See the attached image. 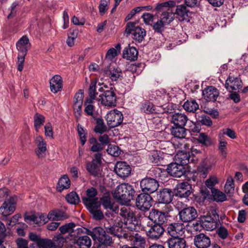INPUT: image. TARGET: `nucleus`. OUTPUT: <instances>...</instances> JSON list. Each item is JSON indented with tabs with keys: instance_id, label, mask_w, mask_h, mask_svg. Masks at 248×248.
Segmentation results:
<instances>
[{
	"instance_id": "obj_1",
	"label": "nucleus",
	"mask_w": 248,
	"mask_h": 248,
	"mask_svg": "<svg viewBox=\"0 0 248 248\" xmlns=\"http://www.w3.org/2000/svg\"><path fill=\"white\" fill-rule=\"evenodd\" d=\"M140 218H116L113 226L108 228L111 233L117 236L119 238L124 237L128 239L131 236V233H126L123 229L125 228L131 231L137 230L140 229Z\"/></svg>"
},
{
	"instance_id": "obj_2",
	"label": "nucleus",
	"mask_w": 248,
	"mask_h": 248,
	"mask_svg": "<svg viewBox=\"0 0 248 248\" xmlns=\"http://www.w3.org/2000/svg\"><path fill=\"white\" fill-rule=\"evenodd\" d=\"M178 213L179 217H197L196 210L191 206L184 208L181 211L174 209L170 205L164 206L161 209H152L148 217H172Z\"/></svg>"
},
{
	"instance_id": "obj_3",
	"label": "nucleus",
	"mask_w": 248,
	"mask_h": 248,
	"mask_svg": "<svg viewBox=\"0 0 248 248\" xmlns=\"http://www.w3.org/2000/svg\"><path fill=\"white\" fill-rule=\"evenodd\" d=\"M97 195L96 189L92 187L86 190V197L82 198V202L93 217H104V213L99 209L101 203Z\"/></svg>"
},
{
	"instance_id": "obj_4",
	"label": "nucleus",
	"mask_w": 248,
	"mask_h": 248,
	"mask_svg": "<svg viewBox=\"0 0 248 248\" xmlns=\"http://www.w3.org/2000/svg\"><path fill=\"white\" fill-rule=\"evenodd\" d=\"M135 191L132 186L128 184L123 183L117 186L113 195L122 204H129L133 200Z\"/></svg>"
},
{
	"instance_id": "obj_5",
	"label": "nucleus",
	"mask_w": 248,
	"mask_h": 248,
	"mask_svg": "<svg viewBox=\"0 0 248 248\" xmlns=\"http://www.w3.org/2000/svg\"><path fill=\"white\" fill-rule=\"evenodd\" d=\"M175 5V2L173 0H169L161 3H157L155 10L157 13L162 12L160 16V19L165 24H169L174 18V14L170 8Z\"/></svg>"
},
{
	"instance_id": "obj_6",
	"label": "nucleus",
	"mask_w": 248,
	"mask_h": 248,
	"mask_svg": "<svg viewBox=\"0 0 248 248\" xmlns=\"http://www.w3.org/2000/svg\"><path fill=\"white\" fill-rule=\"evenodd\" d=\"M150 221L148 225L151 228L147 232L149 237L153 239H157L163 234L164 229L162 224L167 220V218H148Z\"/></svg>"
},
{
	"instance_id": "obj_7",
	"label": "nucleus",
	"mask_w": 248,
	"mask_h": 248,
	"mask_svg": "<svg viewBox=\"0 0 248 248\" xmlns=\"http://www.w3.org/2000/svg\"><path fill=\"white\" fill-rule=\"evenodd\" d=\"M99 91L103 93L96 98V100L100 102L101 104L105 106L114 107L116 106L117 96L115 90L111 87L109 90H105L102 87L98 89Z\"/></svg>"
},
{
	"instance_id": "obj_8",
	"label": "nucleus",
	"mask_w": 248,
	"mask_h": 248,
	"mask_svg": "<svg viewBox=\"0 0 248 248\" xmlns=\"http://www.w3.org/2000/svg\"><path fill=\"white\" fill-rule=\"evenodd\" d=\"M98 93L96 90V85L92 83L89 89V96L86 99L84 105L85 106L84 112L87 115L94 117V107L93 105L94 100L96 99Z\"/></svg>"
},
{
	"instance_id": "obj_9",
	"label": "nucleus",
	"mask_w": 248,
	"mask_h": 248,
	"mask_svg": "<svg viewBox=\"0 0 248 248\" xmlns=\"http://www.w3.org/2000/svg\"><path fill=\"white\" fill-rule=\"evenodd\" d=\"M125 32L127 34H131L133 38L139 42H141L146 35V31L144 29L136 26V23L132 22L127 24Z\"/></svg>"
},
{
	"instance_id": "obj_10",
	"label": "nucleus",
	"mask_w": 248,
	"mask_h": 248,
	"mask_svg": "<svg viewBox=\"0 0 248 248\" xmlns=\"http://www.w3.org/2000/svg\"><path fill=\"white\" fill-rule=\"evenodd\" d=\"M122 113L117 110H110L106 115L107 124L110 128H114L121 124L123 121Z\"/></svg>"
},
{
	"instance_id": "obj_11",
	"label": "nucleus",
	"mask_w": 248,
	"mask_h": 248,
	"mask_svg": "<svg viewBox=\"0 0 248 248\" xmlns=\"http://www.w3.org/2000/svg\"><path fill=\"white\" fill-rule=\"evenodd\" d=\"M153 200L149 194L143 193L139 194L136 198V206L141 211H148L152 206Z\"/></svg>"
},
{
	"instance_id": "obj_12",
	"label": "nucleus",
	"mask_w": 248,
	"mask_h": 248,
	"mask_svg": "<svg viewBox=\"0 0 248 248\" xmlns=\"http://www.w3.org/2000/svg\"><path fill=\"white\" fill-rule=\"evenodd\" d=\"M140 186L142 191L149 194L155 192L158 189L159 184L155 179L146 177L141 180Z\"/></svg>"
},
{
	"instance_id": "obj_13",
	"label": "nucleus",
	"mask_w": 248,
	"mask_h": 248,
	"mask_svg": "<svg viewBox=\"0 0 248 248\" xmlns=\"http://www.w3.org/2000/svg\"><path fill=\"white\" fill-rule=\"evenodd\" d=\"M177 223L170 224L168 227V232L172 237H181L186 231L183 218H180Z\"/></svg>"
},
{
	"instance_id": "obj_14",
	"label": "nucleus",
	"mask_w": 248,
	"mask_h": 248,
	"mask_svg": "<svg viewBox=\"0 0 248 248\" xmlns=\"http://www.w3.org/2000/svg\"><path fill=\"white\" fill-rule=\"evenodd\" d=\"M92 236L102 244L109 245L111 243V237L101 227L94 228L92 232Z\"/></svg>"
},
{
	"instance_id": "obj_15",
	"label": "nucleus",
	"mask_w": 248,
	"mask_h": 248,
	"mask_svg": "<svg viewBox=\"0 0 248 248\" xmlns=\"http://www.w3.org/2000/svg\"><path fill=\"white\" fill-rule=\"evenodd\" d=\"M101 201L103 207L106 210V212H105L106 216L108 217H114L116 214L118 213L119 208L117 206L115 205L110 197H103L101 199Z\"/></svg>"
},
{
	"instance_id": "obj_16",
	"label": "nucleus",
	"mask_w": 248,
	"mask_h": 248,
	"mask_svg": "<svg viewBox=\"0 0 248 248\" xmlns=\"http://www.w3.org/2000/svg\"><path fill=\"white\" fill-rule=\"evenodd\" d=\"M16 196L10 197L8 200L4 202L0 207V213L3 217H7L14 212L16 209Z\"/></svg>"
},
{
	"instance_id": "obj_17",
	"label": "nucleus",
	"mask_w": 248,
	"mask_h": 248,
	"mask_svg": "<svg viewBox=\"0 0 248 248\" xmlns=\"http://www.w3.org/2000/svg\"><path fill=\"white\" fill-rule=\"evenodd\" d=\"M24 217H66V215L62 210L55 209L51 210L47 215L30 211L25 213Z\"/></svg>"
},
{
	"instance_id": "obj_18",
	"label": "nucleus",
	"mask_w": 248,
	"mask_h": 248,
	"mask_svg": "<svg viewBox=\"0 0 248 248\" xmlns=\"http://www.w3.org/2000/svg\"><path fill=\"white\" fill-rule=\"evenodd\" d=\"M167 171L171 176L179 178L185 174L186 170L183 165L175 162L171 163L168 166Z\"/></svg>"
},
{
	"instance_id": "obj_19",
	"label": "nucleus",
	"mask_w": 248,
	"mask_h": 248,
	"mask_svg": "<svg viewBox=\"0 0 248 248\" xmlns=\"http://www.w3.org/2000/svg\"><path fill=\"white\" fill-rule=\"evenodd\" d=\"M173 193L171 189L169 188H164L160 190L157 194V199L159 203H165L169 205L172 200Z\"/></svg>"
},
{
	"instance_id": "obj_20",
	"label": "nucleus",
	"mask_w": 248,
	"mask_h": 248,
	"mask_svg": "<svg viewBox=\"0 0 248 248\" xmlns=\"http://www.w3.org/2000/svg\"><path fill=\"white\" fill-rule=\"evenodd\" d=\"M242 82L240 78L232 76H229L226 80L225 87L229 92L239 90L242 88Z\"/></svg>"
},
{
	"instance_id": "obj_21",
	"label": "nucleus",
	"mask_w": 248,
	"mask_h": 248,
	"mask_svg": "<svg viewBox=\"0 0 248 248\" xmlns=\"http://www.w3.org/2000/svg\"><path fill=\"white\" fill-rule=\"evenodd\" d=\"M115 171L119 177L124 178L130 174L131 169L125 162H118L115 166Z\"/></svg>"
},
{
	"instance_id": "obj_22",
	"label": "nucleus",
	"mask_w": 248,
	"mask_h": 248,
	"mask_svg": "<svg viewBox=\"0 0 248 248\" xmlns=\"http://www.w3.org/2000/svg\"><path fill=\"white\" fill-rule=\"evenodd\" d=\"M106 76L109 77L112 81H117L122 77V71L118 67L109 66L102 69Z\"/></svg>"
},
{
	"instance_id": "obj_23",
	"label": "nucleus",
	"mask_w": 248,
	"mask_h": 248,
	"mask_svg": "<svg viewBox=\"0 0 248 248\" xmlns=\"http://www.w3.org/2000/svg\"><path fill=\"white\" fill-rule=\"evenodd\" d=\"M191 186L187 182H183L177 185L174 189L176 196L186 198L191 194Z\"/></svg>"
},
{
	"instance_id": "obj_24",
	"label": "nucleus",
	"mask_w": 248,
	"mask_h": 248,
	"mask_svg": "<svg viewBox=\"0 0 248 248\" xmlns=\"http://www.w3.org/2000/svg\"><path fill=\"white\" fill-rule=\"evenodd\" d=\"M219 94V91L212 86L206 87L202 91V96L207 102L216 101Z\"/></svg>"
},
{
	"instance_id": "obj_25",
	"label": "nucleus",
	"mask_w": 248,
	"mask_h": 248,
	"mask_svg": "<svg viewBox=\"0 0 248 248\" xmlns=\"http://www.w3.org/2000/svg\"><path fill=\"white\" fill-rule=\"evenodd\" d=\"M50 91L54 93L62 91V79L58 75L54 76L50 80Z\"/></svg>"
},
{
	"instance_id": "obj_26",
	"label": "nucleus",
	"mask_w": 248,
	"mask_h": 248,
	"mask_svg": "<svg viewBox=\"0 0 248 248\" xmlns=\"http://www.w3.org/2000/svg\"><path fill=\"white\" fill-rule=\"evenodd\" d=\"M127 240L131 241V245L134 248H145L146 240L144 236H141L138 233L129 236Z\"/></svg>"
},
{
	"instance_id": "obj_27",
	"label": "nucleus",
	"mask_w": 248,
	"mask_h": 248,
	"mask_svg": "<svg viewBox=\"0 0 248 248\" xmlns=\"http://www.w3.org/2000/svg\"><path fill=\"white\" fill-rule=\"evenodd\" d=\"M194 244L197 248H208L211 244L210 238L203 233H200L194 238Z\"/></svg>"
},
{
	"instance_id": "obj_28",
	"label": "nucleus",
	"mask_w": 248,
	"mask_h": 248,
	"mask_svg": "<svg viewBox=\"0 0 248 248\" xmlns=\"http://www.w3.org/2000/svg\"><path fill=\"white\" fill-rule=\"evenodd\" d=\"M170 121L174 126H185L188 122V119L184 113H175L172 115Z\"/></svg>"
},
{
	"instance_id": "obj_29",
	"label": "nucleus",
	"mask_w": 248,
	"mask_h": 248,
	"mask_svg": "<svg viewBox=\"0 0 248 248\" xmlns=\"http://www.w3.org/2000/svg\"><path fill=\"white\" fill-rule=\"evenodd\" d=\"M204 221H202V228L207 231H213L220 225L219 218H205Z\"/></svg>"
},
{
	"instance_id": "obj_30",
	"label": "nucleus",
	"mask_w": 248,
	"mask_h": 248,
	"mask_svg": "<svg viewBox=\"0 0 248 248\" xmlns=\"http://www.w3.org/2000/svg\"><path fill=\"white\" fill-rule=\"evenodd\" d=\"M16 48L19 53L27 54V51L31 47V44L28 37L23 36L16 44Z\"/></svg>"
},
{
	"instance_id": "obj_31",
	"label": "nucleus",
	"mask_w": 248,
	"mask_h": 248,
	"mask_svg": "<svg viewBox=\"0 0 248 248\" xmlns=\"http://www.w3.org/2000/svg\"><path fill=\"white\" fill-rule=\"evenodd\" d=\"M183 223L186 230L188 232L200 231L202 228V222L194 219H185L183 220Z\"/></svg>"
},
{
	"instance_id": "obj_32",
	"label": "nucleus",
	"mask_w": 248,
	"mask_h": 248,
	"mask_svg": "<svg viewBox=\"0 0 248 248\" xmlns=\"http://www.w3.org/2000/svg\"><path fill=\"white\" fill-rule=\"evenodd\" d=\"M169 248H186V241L182 237H171L167 241Z\"/></svg>"
},
{
	"instance_id": "obj_33",
	"label": "nucleus",
	"mask_w": 248,
	"mask_h": 248,
	"mask_svg": "<svg viewBox=\"0 0 248 248\" xmlns=\"http://www.w3.org/2000/svg\"><path fill=\"white\" fill-rule=\"evenodd\" d=\"M123 58L131 61H136L138 58V51L135 47L129 46L124 49Z\"/></svg>"
},
{
	"instance_id": "obj_34",
	"label": "nucleus",
	"mask_w": 248,
	"mask_h": 248,
	"mask_svg": "<svg viewBox=\"0 0 248 248\" xmlns=\"http://www.w3.org/2000/svg\"><path fill=\"white\" fill-rule=\"evenodd\" d=\"M175 13L177 15L179 20H189L188 14H189V11L187 10L186 5L184 4L177 5Z\"/></svg>"
},
{
	"instance_id": "obj_35",
	"label": "nucleus",
	"mask_w": 248,
	"mask_h": 248,
	"mask_svg": "<svg viewBox=\"0 0 248 248\" xmlns=\"http://www.w3.org/2000/svg\"><path fill=\"white\" fill-rule=\"evenodd\" d=\"M35 141L38 149L36 151V154L39 157H42L43 154H45L46 150V142L41 136L37 137Z\"/></svg>"
},
{
	"instance_id": "obj_36",
	"label": "nucleus",
	"mask_w": 248,
	"mask_h": 248,
	"mask_svg": "<svg viewBox=\"0 0 248 248\" xmlns=\"http://www.w3.org/2000/svg\"><path fill=\"white\" fill-rule=\"evenodd\" d=\"M187 130L184 126H173L171 128V134L178 139L185 138L186 135Z\"/></svg>"
},
{
	"instance_id": "obj_37",
	"label": "nucleus",
	"mask_w": 248,
	"mask_h": 248,
	"mask_svg": "<svg viewBox=\"0 0 248 248\" xmlns=\"http://www.w3.org/2000/svg\"><path fill=\"white\" fill-rule=\"evenodd\" d=\"M100 166L98 164L92 161H88L86 164V169L87 171L93 176H98L100 174Z\"/></svg>"
},
{
	"instance_id": "obj_38",
	"label": "nucleus",
	"mask_w": 248,
	"mask_h": 248,
	"mask_svg": "<svg viewBox=\"0 0 248 248\" xmlns=\"http://www.w3.org/2000/svg\"><path fill=\"white\" fill-rule=\"evenodd\" d=\"M76 243L80 248H89L91 246L92 241L88 236L84 235L78 237Z\"/></svg>"
},
{
	"instance_id": "obj_39",
	"label": "nucleus",
	"mask_w": 248,
	"mask_h": 248,
	"mask_svg": "<svg viewBox=\"0 0 248 248\" xmlns=\"http://www.w3.org/2000/svg\"><path fill=\"white\" fill-rule=\"evenodd\" d=\"M183 108L187 111L194 112L199 108V106L196 100L190 99L184 103Z\"/></svg>"
},
{
	"instance_id": "obj_40",
	"label": "nucleus",
	"mask_w": 248,
	"mask_h": 248,
	"mask_svg": "<svg viewBox=\"0 0 248 248\" xmlns=\"http://www.w3.org/2000/svg\"><path fill=\"white\" fill-rule=\"evenodd\" d=\"M51 240L53 248H62L66 241V238L61 233H59L54 235Z\"/></svg>"
},
{
	"instance_id": "obj_41",
	"label": "nucleus",
	"mask_w": 248,
	"mask_h": 248,
	"mask_svg": "<svg viewBox=\"0 0 248 248\" xmlns=\"http://www.w3.org/2000/svg\"><path fill=\"white\" fill-rule=\"evenodd\" d=\"M70 186V181L66 175H64L59 180L57 188L59 191L69 188Z\"/></svg>"
},
{
	"instance_id": "obj_42",
	"label": "nucleus",
	"mask_w": 248,
	"mask_h": 248,
	"mask_svg": "<svg viewBox=\"0 0 248 248\" xmlns=\"http://www.w3.org/2000/svg\"><path fill=\"white\" fill-rule=\"evenodd\" d=\"M120 50L121 45L120 44H117L115 46V48L112 47L108 51L105 59L112 61L120 52Z\"/></svg>"
},
{
	"instance_id": "obj_43",
	"label": "nucleus",
	"mask_w": 248,
	"mask_h": 248,
	"mask_svg": "<svg viewBox=\"0 0 248 248\" xmlns=\"http://www.w3.org/2000/svg\"><path fill=\"white\" fill-rule=\"evenodd\" d=\"M175 157L176 160L179 162V163L180 165H183V166L190 162L189 154L186 152H181L177 154Z\"/></svg>"
},
{
	"instance_id": "obj_44",
	"label": "nucleus",
	"mask_w": 248,
	"mask_h": 248,
	"mask_svg": "<svg viewBox=\"0 0 248 248\" xmlns=\"http://www.w3.org/2000/svg\"><path fill=\"white\" fill-rule=\"evenodd\" d=\"M50 218H24L25 221L32 225L41 226L48 221Z\"/></svg>"
},
{
	"instance_id": "obj_45",
	"label": "nucleus",
	"mask_w": 248,
	"mask_h": 248,
	"mask_svg": "<svg viewBox=\"0 0 248 248\" xmlns=\"http://www.w3.org/2000/svg\"><path fill=\"white\" fill-rule=\"evenodd\" d=\"M225 137L222 135H218L219 146L218 149L220 151L221 155L223 157H226L227 155L226 145L227 141L224 139Z\"/></svg>"
},
{
	"instance_id": "obj_46",
	"label": "nucleus",
	"mask_w": 248,
	"mask_h": 248,
	"mask_svg": "<svg viewBox=\"0 0 248 248\" xmlns=\"http://www.w3.org/2000/svg\"><path fill=\"white\" fill-rule=\"evenodd\" d=\"M107 129V127L105 124L102 118H96L94 131L97 133L102 134L106 131Z\"/></svg>"
},
{
	"instance_id": "obj_47",
	"label": "nucleus",
	"mask_w": 248,
	"mask_h": 248,
	"mask_svg": "<svg viewBox=\"0 0 248 248\" xmlns=\"http://www.w3.org/2000/svg\"><path fill=\"white\" fill-rule=\"evenodd\" d=\"M211 192L214 200L217 202H222L226 200V195L216 188L212 189Z\"/></svg>"
},
{
	"instance_id": "obj_48",
	"label": "nucleus",
	"mask_w": 248,
	"mask_h": 248,
	"mask_svg": "<svg viewBox=\"0 0 248 248\" xmlns=\"http://www.w3.org/2000/svg\"><path fill=\"white\" fill-rule=\"evenodd\" d=\"M197 140L200 143L206 146H210L213 144V141L211 138L205 133H202L200 134Z\"/></svg>"
},
{
	"instance_id": "obj_49",
	"label": "nucleus",
	"mask_w": 248,
	"mask_h": 248,
	"mask_svg": "<svg viewBox=\"0 0 248 248\" xmlns=\"http://www.w3.org/2000/svg\"><path fill=\"white\" fill-rule=\"evenodd\" d=\"M34 122L35 130L38 132L39 128L45 122V117L40 114L36 113L34 116Z\"/></svg>"
},
{
	"instance_id": "obj_50",
	"label": "nucleus",
	"mask_w": 248,
	"mask_h": 248,
	"mask_svg": "<svg viewBox=\"0 0 248 248\" xmlns=\"http://www.w3.org/2000/svg\"><path fill=\"white\" fill-rule=\"evenodd\" d=\"M141 110L146 113H156L154 105L151 102H146L142 105Z\"/></svg>"
},
{
	"instance_id": "obj_51",
	"label": "nucleus",
	"mask_w": 248,
	"mask_h": 248,
	"mask_svg": "<svg viewBox=\"0 0 248 248\" xmlns=\"http://www.w3.org/2000/svg\"><path fill=\"white\" fill-rule=\"evenodd\" d=\"M75 227L76 224L73 222H70L61 226L59 228V230L62 234H64L67 232L72 233L75 230Z\"/></svg>"
},
{
	"instance_id": "obj_52",
	"label": "nucleus",
	"mask_w": 248,
	"mask_h": 248,
	"mask_svg": "<svg viewBox=\"0 0 248 248\" xmlns=\"http://www.w3.org/2000/svg\"><path fill=\"white\" fill-rule=\"evenodd\" d=\"M66 200L70 204H76L80 201L79 198L76 192L72 191L66 196Z\"/></svg>"
},
{
	"instance_id": "obj_53",
	"label": "nucleus",
	"mask_w": 248,
	"mask_h": 248,
	"mask_svg": "<svg viewBox=\"0 0 248 248\" xmlns=\"http://www.w3.org/2000/svg\"><path fill=\"white\" fill-rule=\"evenodd\" d=\"M225 192L227 194L232 193L234 190L233 179L232 177L228 178L224 186Z\"/></svg>"
},
{
	"instance_id": "obj_54",
	"label": "nucleus",
	"mask_w": 248,
	"mask_h": 248,
	"mask_svg": "<svg viewBox=\"0 0 248 248\" xmlns=\"http://www.w3.org/2000/svg\"><path fill=\"white\" fill-rule=\"evenodd\" d=\"M210 168L209 165L205 163H202L200 164L198 167V170L202 177L205 178L207 177L209 171L210 170Z\"/></svg>"
},
{
	"instance_id": "obj_55",
	"label": "nucleus",
	"mask_w": 248,
	"mask_h": 248,
	"mask_svg": "<svg viewBox=\"0 0 248 248\" xmlns=\"http://www.w3.org/2000/svg\"><path fill=\"white\" fill-rule=\"evenodd\" d=\"M38 248H53L52 240L49 239H42L39 241L37 245Z\"/></svg>"
},
{
	"instance_id": "obj_56",
	"label": "nucleus",
	"mask_w": 248,
	"mask_h": 248,
	"mask_svg": "<svg viewBox=\"0 0 248 248\" xmlns=\"http://www.w3.org/2000/svg\"><path fill=\"white\" fill-rule=\"evenodd\" d=\"M200 194L201 196L197 200L200 202H203L206 199L211 198L210 192L205 187L201 190Z\"/></svg>"
},
{
	"instance_id": "obj_57",
	"label": "nucleus",
	"mask_w": 248,
	"mask_h": 248,
	"mask_svg": "<svg viewBox=\"0 0 248 248\" xmlns=\"http://www.w3.org/2000/svg\"><path fill=\"white\" fill-rule=\"evenodd\" d=\"M108 153L114 156H118L121 154V150L116 145L109 144L108 149H107Z\"/></svg>"
},
{
	"instance_id": "obj_58",
	"label": "nucleus",
	"mask_w": 248,
	"mask_h": 248,
	"mask_svg": "<svg viewBox=\"0 0 248 248\" xmlns=\"http://www.w3.org/2000/svg\"><path fill=\"white\" fill-rule=\"evenodd\" d=\"M84 93L83 90H80L75 95L73 99V105L83 104Z\"/></svg>"
},
{
	"instance_id": "obj_59",
	"label": "nucleus",
	"mask_w": 248,
	"mask_h": 248,
	"mask_svg": "<svg viewBox=\"0 0 248 248\" xmlns=\"http://www.w3.org/2000/svg\"><path fill=\"white\" fill-rule=\"evenodd\" d=\"M165 24L161 19L158 20L153 24V29L155 32L161 33L164 31Z\"/></svg>"
},
{
	"instance_id": "obj_60",
	"label": "nucleus",
	"mask_w": 248,
	"mask_h": 248,
	"mask_svg": "<svg viewBox=\"0 0 248 248\" xmlns=\"http://www.w3.org/2000/svg\"><path fill=\"white\" fill-rule=\"evenodd\" d=\"M78 132L80 137V141L82 145H84L86 141V136L85 131L83 127L79 124L78 125Z\"/></svg>"
},
{
	"instance_id": "obj_61",
	"label": "nucleus",
	"mask_w": 248,
	"mask_h": 248,
	"mask_svg": "<svg viewBox=\"0 0 248 248\" xmlns=\"http://www.w3.org/2000/svg\"><path fill=\"white\" fill-rule=\"evenodd\" d=\"M217 233L218 236L223 240L226 239L229 235L227 229L223 226H220L217 229Z\"/></svg>"
},
{
	"instance_id": "obj_62",
	"label": "nucleus",
	"mask_w": 248,
	"mask_h": 248,
	"mask_svg": "<svg viewBox=\"0 0 248 248\" xmlns=\"http://www.w3.org/2000/svg\"><path fill=\"white\" fill-rule=\"evenodd\" d=\"M218 183L217 178L215 176H210L206 181V186L211 190L214 188L213 187Z\"/></svg>"
},
{
	"instance_id": "obj_63",
	"label": "nucleus",
	"mask_w": 248,
	"mask_h": 248,
	"mask_svg": "<svg viewBox=\"0 0 248 248\" xmlns=\"http://www.w3.org/2000/svg\"><path fill=\"white\" fill-rule=\"evenodd\" d=\"M161 160H162V158L159 155V154L157 151H154L152 153V155L150 156V160L152 162L158 165L160 163Z\"/></svg>"
},
{
	"instance_id": "obj_64",
	"label": "nucleus",
	"mask_w": 248,
	"mask_h": 248,
	"mask_svg": "<svg viewBox=\"0 0 248 248\" xmlns=\"http://www.w3.org/2000/svg\"><path fill=\"white\" fill-rule=\"evenodd\" d=\"M17 248H34L33 244L30 245V247H28L27 240L23 238H18L16 241Z\"/></svg>"
}]
</instances>
